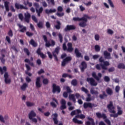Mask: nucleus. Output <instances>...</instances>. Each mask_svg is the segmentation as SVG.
<instances>
[{
  "label": "nucleus",
  "instance_id": "56",
  "mask_svg": "<svg viewBox=\"0 0 125 125\" xmlns=\"http://www.w3.org/2000/svg\"><path fill=\"white\" fill-rule=\"evenodd\" d=\"M32 19L35 22V23H38V19H37V18H36V16L35 15L32 16Z\"/></svg>",
  "mask_w": 125,
  "mask_h": 125
},
{
  "label": "nucleus",
  "instance_id": "53",
  "mask_svg": "<svg viewBox=\"0 0 125 125\" xmlns=\"http://www.w3.org/2000/svg\"><path fill=\"white\" fill-rule=\"evenodd\" d=\"M82 91H83V92H85L87 94V93H88V90L87 89L84 88V87H82L81 88Z\"/></svg>",
  "mask_w": 125,
  "mask_h": 125
},
{
  "label": "nucleus",
  "instance_id": "15",
  "mask_svg": "<svg viewBox=\"0 0 125 125\" xmlns=\"http://www.w3.org/2000/svg\"><path fill=\"white\" fill-rule=\"evenodd\" d=\"M15 7L16 9H28L27 7L23 6V5H21L18 3H15Z\"/></svg>",
  "mask_w": 125,
  "mask_h": 125
},
{
  "label": "nucleus",
  "instance_id": "63",
  "mask_svg": "<svg viewBox=\"0 0 125 125\" xmlns=\"http://www.w3.org/2000/svg\"><path fill=\"white\" fill-rule=\"evenodd\" d=\"M108 71L109 73H111V72H114V71H115V67H110L108 69Z\"/></svg>",
  "mask_w": 125,
  "mask_h": 125
},
{
  "label": "nucleus",
  "instance_id": "58",
  "mask_svg": "<svg viewBox=\"0 0 125 125\" xmlns=\"http://www.w3.org/2000/svg\"><path fill=\"white\" fill-rule=\"evenodd\" d=\"M68 92H64L62 94V96L64 97V98H68Z\"/></svg>",
  "mask_w": 125,
  "mask_h": 125
},
{
  "label": "nucleus",
  "instance_id": "33",
  "mask_svg": "<svg viewBox=\"0 0 125 125\" xmlns=\"http://www.w3.org/2000/svg\"><path fill=\"white\" fill-rule=\"evenodd\" d=\"M45 13H46V14H49L50 13L56 12V9H53V10L51 9H50V10L46 9L45 10Z\"/></svg>",
  "mask_w": 125,
  "mask_h": 125
},
{
  "label": "nucleus",
  "instance_id": "11",
  "mask_svg": "<svg viewBox=\"0 0 125 125\" xmlns=\"http://www.w3.org/2000/svg\"><path fill=\"white\" fill-rule=\"evenodd\" d=\"M98 76H97V75H96V72H93L92 73V76L93 77V78L96 80L97 82H99L100 81V78L102 77V74H101V73H99L98 74Z\"/></svg>",
  "mask_w": 125,
  "mask_h": 125
},
{
  "label": "nucleus",
  "instance_id": "18",
  "mask_svg": "<svg viewBox=\"0 0 125 125\" xmlns=\"http://www.w3.org/2000/svg\"><path fill=\"white\" fill-rule=\"evenodd\" d=\"M24 21L26 23H30V19H31V14L29 13L24 14Z\"/></svg>",
  "mask_w": 125,
  "mask_h": 125
},
{
  "label": "nucleus",
  "instance_id": "26",
  "mask_svg": "<svg viewBox=\"0 0 125 125\" xmlns=\"http://www.w3.org/2000/svg\"><path fill=\"white\" fill-rule=\"evenodd\" d=\"M81 113H82V111H81L80 109H76L75 110L72 111L70 113V115L73 117V116H75L76 114H77V115H79Z\"/></svg>",
  "mask_w": 125,
  "mask_h": 125
},
{
  "label": "nucleus",
  "instance_id": "12",
  "mask_svg": "<svg viewBox=\"0 0 125 125\" xmlns=\"http://www.w3.org/2000/svg\"><path fill=\"white\" fill-rule=\"evenodd\" d=\"M81 66H80V68L81 69V71L82 73H83L84 72V70L85 69L87 68V64L86 62L84 61H83L81 62Z\"/></svg>",
  "mask_w": 125,
  "mask_h": 125
},
{
  "label": "nucleus",
  "instance_id": "60",
  "mask_svg": "<svg viewBox=\"0 0 125 125\" xmlns=\"http://www.w3.org/2000/svg\"><path fill=\"white\" fill-rule=\"evenodd\" d=\"M57 16H58V17H62V16H64V13H56Z\"/></svg>",
  "mask_w": 125,
  "mask_h": 125
},
{
  "label": "nucleus",
  "instance_id": "61",
  "mask_svg": "<svg viewBox=\"0 0 125 125\" xmlns=\"http://www.w3.org/2000/svg\"><path fill=\"white\" fill-rule=\"evenodd\" d=\"M19 18L21 20V21H23V19H24V17L23 16V14H19Z\"/></svg>",
  "mask_w": 125,
  "mask_h": 125
},
{
  "label": "nucleus",
  "instance_id": "30",
  "mask_svg": "<svg viewBox=\"0 0 125 125\" xmlns=\"http://www.w3.org/2000/svg\"><path fill=\"white\" fill-rule=\"evenodd\" d=\"M69 99L70 100H72L74 103H76V98H75V94H72L69 95Z\"/></svg>",
  "mask_w": 125,
  "mask_h": 125
},
{
  "label": "nucleus",
  "instance_id": "6",
  "mask_svg": "<svg viewBox=\"0 0 125 125\" xmlns=\"http://www.w3.org/2000/svg\"><path fill=\"white\" fill-rule=\"evenodd\" d=\"M33 6H34V7H35V9L38 14V16H39V17H41V14L42 13V11H43V8H42V7H41L39 8V9H38V8L40 7V4H39V3L37 2L34 3Z\"/></svg>",
  "mask_w": 125,
  "mask_h": 125
},
{
  "label": "nucleus",
  "instance_id": "32",
  "mask_svg": "<svg viewBox=\"0 0 125 125\" xmlns=\"http://www.w3.org/2000/svg\"><path fill=\"white\" fill-rule=\"evenodd\" d=\"M105 91L108 95H112L113 94V90L109 87H107Z\"/></svg>",
  "mask_w": 125,
  "mask_h": 125
},
{
  "label": "nucleus",
  "instance_id": "46",
  "mask_svg": "<svg viewBox=\"0 0 125 125\" xmlns=\"http://www.w3.org/2000/svg\"><path fill=\"white\" fill-rule=\"evenodd\" d=\"M27 86H28V84H27V83H24L21 87V89H22V90H25V89H26V88H27Z\"/></svg>",
  "mask_w": 125,
  "mask_h": 125
},
{
  "label": "nucleus",
  "instance_id": "55",
  "mask_svg": "<svg viewBox=\"0 0 125 125\" xmlns=\"http://www.w3.org/2000/svg\"><path fill=\"white\" fill-rule=\"evenodd\" d=\"M26 36H27V37H31L33 36L34 34L32 32H30L29 31H27L26 33Z\"/></svg>",
  "mask_w": 125,
  "mask_h": 125
},
{
  "label": "nucleus",
  "instance_id": "8",
  "mask_svg": "<svg viewBox=\"0 0 125 125\" xmlns=\"http://www.w3.org/2000/svg\"><path fill=\"white\" fill-rule=\"evenodd\" d=\"M61 104V105L60 107V110H62V114L63 115H65V111H64L63 110L67 108V106H66V101H65V100H64L63 99H62Z\"/></svg>",
  "mask_w": 125,
  "mask_h": 125
},
{
  "label": "nucleus",
  "instance_id": "1",
  "mask_svg": "<svg viewBox=\"0 0 125 125\" xmlns=\"http://www.w3.org/2000/svg\"><path fill=\"white\" fill-rule=\"evenodd\" d=\"M107 108L108 109L109 113H112L110 114V117L111 118H118L121 115H123V110H122V107L119 106H117V113H116V111L115 110V107L113 104V102L110 101L109 104H107Z\"/></svg>",
  "mask_w": 125,
  "mask_h": 125
},
{
  "label": "nucleus",
  "instance_id": "23",
  "mask_svg": "<svg viewBox=\"0 0 125 125\" xmlns=\"http://www.w3.org/2000/svg\"><path fill=\"white\" fill-rule=\"evenodd\" d=\"M92 17L88 16L87 15H84L83 17L80 18V21H84L85 23L87 22V19H91Z\"/></svg>",
  "mask_w": 125,
  "mask_h": 125
},
{
  "label": "nucleus",
  "instance_id": "45",
  "mask_svg": "<svg viewBox=\"0 0 125 125\" xmlns=\"http://www.w3.org/2000/svg\"><path fill=\"white\" fill-rule=\"evenodd\" d=\"M104 81L105 82V83H109L110 82V77L109 76H105L104 78Z\"/></svg>",
  "mask_w": 125,
  "mask_h": 125
},
{
  "label": "nucleus",
  "instance_id": "51",
  "mask_svg": "<svg viewBox=\"0 0 125 125\" xmlns=\"http://www.w3.org/2000/svg\"><path fill=\"white\" fill-rule=\"evenodd\" d=\"M8 35L9 37H10L11 38H12L13 37V32H12V30L10 29L8 32Z\"/></svg>",
  "mask_w": 125,
  "mask_h": 125
},
{
  "label": "nucleus",
  "instance_id": "5",
  "mask_svg": "<svg viewBox=\"0 0 125 125\" xmlns=\"http://www.w3.org/2000/svg\"><path fill=\"white\" fill-rule=\"evenodd\" d=\"M37 116V114L34 111V110H31L28 114V118L30 121H32L33 123H38V120L35 118V117Z\"/></svg>",
  "mask_w": 125,
  "mask_h": 125
},
{
  "label": "nucleus",
  "instance_id": "47",
  "mask_svg": "<svg viewBox=\"0 0 125 125\" xmlns=\"http://www.w3.org/2000/svg\"><path fill=\"white\" fill-rule=\"evenodd\" d=\"M26 105L27 107H32V106H35V104L34 103H31L30 102H26Z\"/></svg>",
  "mask_w": 125,
  "mask_h": 125
},
{
  "label": "nucleus",
  "instance_id": "35",
  "mask_svg": "<svg viewBox=\"0 0 125 125\" xmlns=\"http://www.w3.org/2000/svg\"><path fill=\"white\" fill-rule=\"evenodd\" d=\"M4 6L6 11H9V2L6 1L4 2Z\"/></svg>",
  "mask_w": 125,
  "mask_h": 125
},
{
  "label": "nucleus",
  "instance_id": "39",
  "mask_svg": "<svg viewBox=\"0 0 125 125\" xmlns=\"http://www.w3.org/2000/svg\"><path fill=\"white\" fill-rule=\"evenodd\" d=\"M6 70H7L6 66H3V69L1 67H0V73L1 75H3L4 72H6Z\"/></svg>",
  "mask_w": 125,
  "mask_h": 125
},
{
  "label": "nucleus",
  "instance_id": "52",
  "mask_svg": "<svg viewBox=\"0 0 125 125\" xmlns=\"http://www.w3.org/2000/svg\"><path fill=\"white\" fill-rule=\"evenodd\" d=\"M43 84H48L49 81L47 79H43L42 81Z\"/></svg>",
  "mask_w": 125,
  "mask_h": 125
},
{
  "label": "nucleus",
  "instance_id": "49",
  "mask_svg": "<svg viewBox=\"0 0 125 125\" xmlns=\"http://www.w3.org/2000/svg\"><path fill=\"white\" fill-rule=\"evenodd\" d=\"M23 51H24V52H25V53H26L27 54V55L28 56H29V55H30V51H29V49H28V48H24L23 49Z\"/></svg>",
  "mask_w": 125,
  "mask_h": 125
},
{
  "label": "nucleus",
  "instance_id": "24",
  "mask_svg": "<svg viewBox=\"0 0 125 125\" xmlns=\"http://www.w3.org/2000/svg\"><path fill=\"white\" fill-rule=\"evenodd\" d=\"M25 67L27 70V71H25L26 75H28L29 77H32V73L29 72V71H31V67L27 64H25Z\"/></svg>",
  "mask_w": 125,
  "mask_h": 125
},
{
  "label": "nucleus",
  "instance_id": "7",
  "mask_svg": "<svg viewBox=\"0 0 125 125\" xmlns=\"http://www.w3.org/2000/svg\"><path fill=\"white\" fill-rule=\"evenodd\" d=\"M60 50V47H57L54 51L52 52L53 56L54 58L55 61H56V62H58V57H57V55L59 54V51Z\"/></svg>",
  "mask_w": 125,
  "mask_h": 125
},
{
  "label": "nucleus",
  "instance_id": "36",
  "mask_svg": "<svg viewBox=\"0 0 125 125\" xmlns=\"http://www.w3.org/2000/svg\"><path fill=\"white\" fill-rule=\"evenodd\" d=\"M1 55L2 57H0V60L2 64H4L5 63V59H4L5 55L4 54H1Z\"/></svg>",
  "mask_w": 125,
  "mask_h": 125
},
{
  "label": "nucleus",
  "instance_id": "40",
  "mask_svg": "<svg viewBox=\"0 0 125 125\" xmlns=\"http://www.w3.org/2000/svg\"><path fill=\"white\" fill-rule=\"evenodd\" d=\"M37 26L40 29H42L43 28V23H42V21H40L37 24Z\"/></svg>",
  "mask_w": 125,
  "mask_h": 125
},
{
  "label": "nucleus",
  "instance_id": "43",
  "mask_svg": "<svg viewBox=\"0 0 125 125\" xmlns=\"http://www.w3.org/2000/svg\"><path fill=\"white\" fill-rule=\"evenodd\" d=\"M79 25L80 27H82V28H84L86 26V22L84 21H82L79 23Z\"/></svg>",
  "mask_w": 125,
  "mask_h": 125
},
{
  "label": "nucleus",
  "instance_id": "14",
  "mask_svg": "<svg viewBox=\"0 0 125 125\" xmlns=\"http://www.w3.org/2000/svg\"><path fill=\"white\" fill-rule=\"evenodd\" d=\"M76 30V26L74 25H67L64 29V32H68V31H72Z\"/></svg>",
  "mask_w": 125,
  "mask_h": 125
},
{
  "label": "nucleus",
  "instance_id": "9",
  "mask_svg": "<svg viewBox=\"0 0 125 125\" xmlns=\"http://www.w3.org/2000/svg\"><path fill=\"white\" fill-rule=\"evenodd\" d=\"M52 92L53 93H55V92H57L58 93H60V91H61V89H60V86L56 85V84L53 83L52 85Z\"/></svg>",
  "mask_w": 125,
  "mask_h": 125
},
{
  "label": "nucleus",
  "instance_id": "27",
  "mask_svg": "<svg viewBox=\"0 0 125 125\" xmlns=\"http://www.w3.org/2000/svg\"><path fill=\"white\" fill-rule=\"evenodd\" d=\"M30 44H31L33 47H37L38 46V43L37 42H35V40L34 39H31L29 42Z\"/></svg>",
  "mask_w": 125,
  "mask_h": 125
},
{
  "label": "nucleus",
  "instance_id": "2",
  "mask_svg": "<svg viewBox=\"0 0 125 125\" xmlns=\"http://www.w3.org/2000/svg\"><path fill=\"white\" fill-rule=\"evenodd\" d=\"M99 61L100 62V64H97L96 65V68L97 70H101V68L102 69H103L102 71V73L103 74H105L106 73V71H105V70H108V66H110V62L108 61H104V59L103 58V57H101L100 59H99Z\"/></svg>",
  "mask_w": 125,
  "mask_h": 125
},
{
  "label": "nucleus",
  "instance_id": "64",
  "mask_svg": "<svg viewBox=\"0 0 125 125\" xmlns=\"http://www.w3.org/2000/svg\"><path fill=\"white\" fill-rule=\"evenodd\" d=\"M58 11H59V12H62V11H63V8L61 7V6H59L58 7Z\"/></svg>",
  "mask_w": 125,
  "mask_h": 125
},
{
  "label": "nucleus",
  "instance_id": "59",
  "mask_svg": "<svg viewBox=\"0 0 125 125\" xmlns=\"http://www.w3.org/2000/svg\"><path fill=\"white\" fill-rule=\"evenodd\" d=\"M100 39V36L98 34H96L95 35V41H99V39Z\"/></svg>",
  "mask_w": 125,
  "mask_h": 125
},
{
  "label": "nucleus",
  "instance_id": "50",
  "mask_svg": "<svg viewBox=\"0 0 125 125\" xmlns=\"http://www.w3.org/2000/svg\"><path fill=\"white\" fill-rule=\"evenodd\" d=\"M66 92H67V93H72V92H73L72 90H71V88H70L69 86H66Z\"/></svg>",
  "mask_w": 125,
  "mask_h": 125
},
{
  "label": "nucleus",
  "instance_id": "48",
  "mask_svg": "<svg viewBox=\"0 0 125 125\" xmlns=\"http://www.w3.org/2000/svg\"><path fill=\"white\" fill-rule=\"evenodd\" d=\"M108 3H109L110 6H111L112 8H114L115 7V6L114 5V3H113V1H112V0H107Z\"/></svg>",
  "mask_w": 125,
  "mask_h": 125
},
{
  "label": "nucleus",
  "instance_id": "42",
  "mask_svg": "<svg viewBox=\"0 0 125 125\" xmlns=\"http://www.w3.org/2000/svg\"><path fill=\"white\" fill-rule=\"evenodd\" d=\"M118 69H125V65L123 63H120L118 65Z\"/></svg>",
  "mask_w": 125,
  "mask_h": 125
},
{
  "label": "nucleus",
  "instance_id": "62",
  "mask_svg": "<svg viewBox=\"0 0 125 125\" xmlns=\"http://www.w3.org/2000/svg\"><path fill=\"white\" fill-rule=\"evenodd\" d=\"M6 41H7L8 43H11V41L10 40V38L9 36L6 37Z\"/></svg>",
  "mask_w": 125,
  "mask_h": 125
},
{
  "label": "nucleus",
  "instance_id": "22",
  "mask_svg": "<svg viewBox=\"0 0 125 125\" xmlns=\"http://www.w3.org/2000/svg\"><path fill=\"white\" fill-rule=\"evenodd\" d=\"M74 53L77 58H83V55H82V53L80 52V51H79L78 48H76L75 49Z\"/></svg>",
  "mask_w": 125,
  "mask_h": 125
},
{
  "label": "nucleus",
  "instance_id": "29",
  "mask_svg": "<svg viewBox=\"0 0 125 125\" xmlns=\"http://www.w3.org/2000/svg\"><path fill=\"white\" fill-rule=\"evenodd\" d=\"M91 103H84L83 104V108L84 109H87V108H90L91 107Z\"/></svg>",
  "mask_w": 125,
  "mask_h": 125
},
{
  "label": "nucleus",
  "instance_id": "31",
  "mask_svg": "<svg viewBox=\"0 0 125 125\" xmlns=\"http://www.w3.org/2000/svg\"><path fill=\"white\" fill-rule=\"evenodd\" d=\"M24 62H25L26 63H28L29 65H30V66H31V67H35V64H34V62H31V61H30L29 59H26L25 60H24Z\"/></svg>",
  "mask_w": 125,
  "mask_h": 125
},
{
  "label": "nucleus",
  "instance_id": "4",
  "mask_svg": "<svg viewBox=\"0 0 125 125\" xmlns=\"http://www.w3.org/2000/svg\"><path fill=\"white\" fill-rule=\"evenodd\" d=\"M67 47L66 45V43H64L62 45V49L65 51V50H67L68 52H73V51L74 50V48H73V45L72 44V43L68 42L67 43Z\"/></svg>",
  "mask_w": 125,
  "mask_h": 125
},
{
  "label": "nucleus",
  "instance_id": "34",
  "mask_svg": "<svg viewBox=\"0 0 125 125\" xmlns=\"http://www.w3.org/2000/svg\"><path fill=\"white\" fill-rule=\"evenodd\" d=\"M103 94H100L99 97L101 99H104L105 97H107L108 95L106 94V92L104 91L102 92Z\"/></svg>",
  "mask_w": 125,
  "mask_h": 125
},
{
  "label": "nucleus",
  "instance_id": "38",
  "mask_svg": "<svg viewBox=\"0 0 125 125\" xmlns=\"http://www.w3.org/2000/svg\"><path fill=\"white\" fill-rule=\"evenodd\" d=\"M90 93L91 94H95V95H98V91H94V88H91L90 89Z\"/></svg>",
  "mask_w": 125,
  "mask_h": 125
},
{
  "label": "nucleus",
  "instance_id": "57",
  "mask_svg": "<svg viewBox=\"0 0 125 125\" xmlns=\"http://www.w3.org/2000/svg\"><path fill=\"white\" fill-rule=\"evenodd\" d=\"M50 105L53 108H56L57 107V105L53 102L50 103Z\"/></svg>",
  "mask_w": 125,
  "mask_h": 125
},
{
  "label": "nucleus",
  "instance_id": "44",
  "mask_svg": "<svg viewBox=\"0 0 125 125\" xmlns=\"http://www.w3.org/2000/svg\"><path fill=\"white\" fill-rule=\"evenodd\" d=\"M101 47L99 45H95V50L96 52H99L100 51Z\"/></svg>",
  "mask_w": 125,
  "mask_h": 125
},
{
  "label": "nucleus",
  "instance_id": "3",
  "mask_svg": "<svg viewBox=\"0 0 125 125\" xmlns=\"http://www.w3.org/2000/svg\"><path fill=\"white\" fill-rule=\"evenodd\" d=\"M42 38L45 42V46L46 47H50V46H54L55 45V41L54 40L50 39L48 41L47 40V37L45 35H42Z\"/></svg>",
  "mask_w": 125,
  "mask_h": 125
},
{
  "label": "nucleus",
  "instance_id": "37",
  "mask_svg": "<svg viewBox=\"0 0 125 125\" xmlns=\"http://www.w3.org/2000/svg\"><path fill=\"white\" fill-rule=\"evenodd\" d=\"M73 122L75 123V124H78V125H83V123L82 121H79L77 118H73Z\"/></svg>",
  "mask_w": 125,
  "mask_h": 125
},
{
  "label": "nucleus",
  "instance_id": "17",
  "mask_svg": "<svg viewBox=\"0 0 125 125\" xmlns=\"http://www.w3.org/2000/svg\"><path fill=\"white\" fill-rule=\"evenodd\" d=\"M87 120L90 121L91 123L89 121H86L85 123V125H95V122H94V120H93V119L88 117H87Z\"/></svg>",
  "mask_w": 125,
  "mask_h": 125
},
{
  "label": "nucleus",
  "instance_id": "54",
  "mask_svg": "<svg viewBox=\"0 0 125 125\" xmlns=\"http://www.w3.org/2000/svg\"><path fill=\"white\" fill-rule=\"evenodd\" d=\"M58 36L60 42H63V37L62 36V34H61V33H60L59 34Z\"/></svg>",
  "mask_w": 125,
  "mask_h": 125
},
{
  "label": "nucleus",
  "instance_id": "13",
  "mask_svg": "<svg viewBox=\"0 0 125 125\" xmlns=\"http://www.w3.org/2000/svg\"><path fill=\"white\" fill-rule=\"evenodd\" d=\"M72 61V57H67L64 59L63 60L62 62V66L64 67V66H66V64L68 63V62H70V61Z\"/></svg>",
  "mask_w": 125,
  "mask_h": 125
},
{
  "label": "nucleus",
  "instance_id": "20",
  "mask_svg": "<svg viewBox=\"0 0 125 125\" xmlns=\"http://www.w3.org/2000/svg\"><path fill=\"white\" fill-rule=\"evenodd\" d=\"M36 53L40 55V57L41 58H42V59L45 58L46 57V56L44 55V54L42 53V50L41 49V48H38V49L36 51Z\"/></svg>",
  "mask_w": 125,
  "mask_h": 125
},
{
  "label": "nucleus",
  "instance_id": "28",
  "mask_svg": "<svg viewBox=\"0 0 125 125\" xmlns=\"http://www.w3.org/2000/svg\"><path fill=\"white\" fill-rule=\"evenodd\" d=\"M57 24L55 25L56 30H60L61 29V22L60 21H57Z\"/></svg>",
  "mask_w": 125,
  "mask_h": 125
},
{
  "label": "nucleus",
  "instance_id": "21",
  "mask_svg": "<svg viewBox=\"0 0 125 125\" xmlns=\"http://www.w3.org/2000/svg\"><path fill=\"white\" fill-rule=\"evenodd\" d=\"M104 56L105 59H112L111 53H109L108 51L105 50L104 51Z\"/></svg>",
  "mask_w": 125,
  "mask_h": 125
},
{
  "label": "nucleus",
  "instance_id": "10",
  "mask_svg": "<svg viewBox=\"0 0 125 125\" xmlns=\"http://www.w3.org/2000/svg\"><path fill=\"white\" fill-rule=\"evenodd\" d=\"M87 82L89 83L92 86H96L98 84L97 82H95V80L92 78H87Z\"/></svg>",
  "mask_w": 125,
  "mask_h": 125
},
{
  "label": "nucleus",
  "instance_id": "41",
  "mask_svg": "<svg viewBox=\"0 0 125 125\" xmlns=\"http://www.w3.org/2000/svg\"><path fill=\"white\" fill-rule=\"evenodd\" d=\"M71 84L74 86H76L78 85V81L76 79H73L71 81Z\"/></svg>",
  "mask_w": 125,
  "mask_h": 125
},
{
  "label": "nucleus",
  "instance_id": "19",
  "mask_svg": "<svg viewBox=\"0 0 125 125\" xmlns=\"http://www.w3.org/2000/svg\"><path fill=\"white\" fill-rule=\"evenodd\" d=\"M18 26L20 29L19 32L21 33H25L27 31V27L24 26L23 25L18 24Z\"/></svg>",
  "mask_w": 125,
  "mask_h": 125
},
{
  "label": "nucleus",
  "instance_id": "25",
  "mask_svg": "<svg viewBox=\"0 0 125 125\" xmlns=\"http://www.w3.org/2000/svg\"><path fill=\"white\" fill-rule=\"evenodd\" d=\"M53 116V121L55 125H58V119H57V118H58V114L57 113H55L52 115Z\"/></svg>",
  "mask_w": 125,
  "mask_h": 125
},
{
  "label": "nucleus",
  "instance_id": "16",
  "mask_svg": "<svg viewBox=\"0 0 125 125\" xmlns=\"http://www.w3.org/2000/svg\"><path fill=\"white\" fill-rule=\"evenodd\" d=\"M35 84L37 88H40L42 87V84H41V77H38L36 78Z\"/></svg>",
  "mask_w": 125,
  "mask_h": 125
}]
</instances>
